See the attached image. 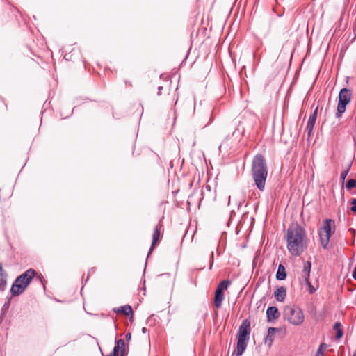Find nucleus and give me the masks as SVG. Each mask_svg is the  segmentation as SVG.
Returning <instances> with one entry per match:
<instances>
[{"label":"nucleus","instance_id":"obj_1","mask_svg":"<svg viewBox=\"0 0 356 356\" xmlns=\"http://www.w3.org/2000/svg\"><path fill=\"white\" fill-rule=\"evenodd\" d=\"M286 247L289 252L294 257L300 256L307 248V234L299 224H292L286 234Z\"/></svg>","mask_w":356,"mask_h":356},{"label":"nucleus","instance_id":"obj_2","mask_svg":"<svg viewBox=\"0 0 356 356\" xmlns=\"http://www.w3.org/2000/svg\"><path fill=\"white\" fill-rule=\"evenodd\" d=\"M251 175L258 190L264 191L268 176V167L265 157L261 154L255 155L252 161Z\"/></svg>","mask_w":356,"mask_h":356},{"label":"nucleus","instance_id":"obj_3","mask_svg":"<svg viewBox=\"0 0 356 356\" xmlns=\"http://www.w3.org/2000/svg\"><path fill=\"white\" fill-rule=\"evenodd\" d=\"M35 275V270L30 268L19 275L13 282L10 293L12 296L22 294Z\"/></svg>","mask_w":356,"mask_h":356},{"label":"nucleus","instance_id":"obj_4","mask_svg":"<svg viewBox=\"0 0 356 356\" xmlns=\"http://www.w3.org/2000/svg\"><path fill=\"white\" fill-rule=\"evenodd\" d=\"M283 316L286 320L293 325H300L305 320L302 310L298 307L292 305L284 307Z\"/></svg>","mask_w":356,"mask_h":356},{"label":"nucleus","instance_id":"obj_5","mask_svg":"<svg viewBox=\"0 0 356 356\" xmlns=\"http://www.w3.org/2000/svg\"><path fill=\"white\" fill-rule=\"evenodd\" d=\"M352 97V91L348 88H342L339 93L336 118H340L346 111V106L350 103Z\"/></svg>","mask_w":356,"mask_h":356},{"label":"nucleus","instance_id":"obj_6","mask_svg":"<svg viewBox=\"0 0 356 356\" xmlns=\"http://www.w3.org/2000/svg\"><path fill=\"white\" fill-rule=\"evenodd\" d=\"M312 268V263L309 261H306L304 264L303 268L302 270V277L303 278L305 284L309 288V293L313 294L316 291V289L309 282L310 272Z\"/></svg>","mask_w":356,"mask_h":356},{"label":"nucleus","instance_id":"obj_7","mask_svg":"<svg viewBox=\"0 0 356 356\" xmlns=\"http://www.w3.org/2000/svg\"><path fill=\"white\" fill-rule=\"evenodd\" d=\"M250 332V321L248 319L243 320L239 327L238 339L248 341Z\"/></svg>","mask_w":356,"mask_h":356},{"label":"nucleus","instance_id":"obj_8","mask_svg":"<svg viewBox=\"0 0 356 356\" xmlns=\"http://www.w3.org/2000/svg\"><path fill=\"white\" fill-rule=\"evenodd\" d=\"M280 316L278 309L275 306L269 307L266 310V317L268 322L277 319Z\"/></svg>","mask_w":356,"mask_h":356},{"label":"nucleus","instance_id":"obj_9","mask_svg":"<svg viewBox=\"0 0 356 356\" xmlns=\"http://www.w3.org/2000/svg\"><path fill=\"white\" fill-rule=\"evenodd\" d=\"M160 236H161L160 227H159V225H156L154 229V233L152 234V245H151L150 249H149L148 254H147V257L152 254L156 243L159 240Z\"/></svg>","mask_w":356,"mask_h":356},{"label":"nucleus","instance_id":"obj_10","mask_svg":"<svg viewBox=\"0 0 356 356\" xmlns=\"http://www.w3.org/2000/svg\"><path fill=\"white\" fill-rule=\"evenodd\" d=\"M113 310L115 313H122L127 316H131V317H133L134 316L132 307L129 305L113 308Z\"/></svg>","mask_w":356,"mask_h":356},{"label":"nucleus","instance_id":"obj_11","mask_svg":"<svg viewBox=\"0 0 356 356\" xmlns=\"http://www.w3.org/2000/svg\"><path fill=\"white\" fill-rule=\"evenodd\" d=\"M334 226L335 224L333 220L327 219L324 221L323 226L321 228L319 231L323 233L332 234V233L333 232H332V228H334Z\"/></svg>","mask_w":356,"mask_h":356},{"label":"nucleus","instance_id":"obj_12","mask_svg":"<svg viewBox=\"0 0 356 356\" xmlns=\"http://www.w3.org/2000/svg\"><path fill=\"white\" fill-rule=\"evenodd\" d=\"M247 342L246 340L238 339L236 350L235 351L236 356H241L243 354L247 348Z\"/></svg>","mask_w":356,"mask_h":356},{"label":"nucleus","instance_id":"obj_13","mask_svg":"<svg viewBox=\"0 0 356 356\" xmlns=\"http://www.w3.org/2000/svg\"><path fill=\"white\" fill-rule=\"evenodd\" d=\"M276 300L279 302H283L286 296V289L284 286H280L274 293Z\"/></svg>","mask_w":356,"mask_h":356},{"label":"nucleus","instance_id":"obj_14","mask_svg":"<svg viewBox=\"0 0 356 356\" xmlns=\"http://www.w3.org/2000/svg\"><path fill=\"white\" fill-rule=\"evenodd\" d=\"M316 119L314 115H310L307 124V137L309 138L313 134V129L316 123Z\"/></svg>","mask_w":356,"mask_h":356},{"label":"nucleus","instance_id":"obj_15","mask_svg":"<svg viewBox=\"0 0 356 356\" xmlns=\"http://www.w3.org/2000/svg\"><path fill=\"white\" fill-rule=\"evenodd\" d=\"M318 234H319L321 244L323 248L326 249L327 248V245H328V243H329V241H330V239L331 237V234H326V233H323V232H321L319 231Z\"/></svg>","mask_w":356,"mask_h":356},{"label":"nucleus","instance_id":"obj_16","mask_svg":"<svg viewBox=\"0 0 356 356\" xmlns=\"http://www.w3.org/2000/svg\"><path fill=\"white\" fill-rule=\"evenodd\" d=\"M6 277L7 275L3 271L1 264H0V291H1L6 289L7 284Z\"/></svg>","mask_w":356,"mask_h":356},{"label":"nucleus","instance_id":"obj_17","mask_svg":"<svg viewBox=\"0 0 356 356\" xmlns=\"http://www.w3.org/2000/svg\"><path fill=\"white\" fill-rule=\"evenodd\" d=\"M224 299V293L222 291L216 290L214 296V305L216 307H221L222 300Z\"/></svg>","mask_w":356,"mask_h":356},{"label":"nucleus","instance_id":"obj_18","mask_svg":"<svg viewBox=\"0 0 356 356\" xmlns=\"http://www.w3.org/2000/svg\"><path fill=\"white\" fill-rule=\"evenodd\" d=\"M286 277V273L285 268L282 264H280L276 273V279L278 280H284Z\"/></svg>","mask_w":356,"mask_h":356},{"label":"nucleus","instance_id":"obj_19","mask_svg":"<svg viewBox=\"0 0 356 356\" xmlns=\"http://www.w3.org/2000/svg\"><path fill=\"white\" fill-rule=\"evenodd\" d=\"M231 284V281L229 280H225L221 281L218 286L216 290L223 292L224 290H226Z\"/></svg>","mask_w":356,"mask_h":356},{"label":"nucleus","instance_id":"obj_20","mask_svg":"<svg viewBox=\"0 0 356 356\" xmlns=\"http://www.w3.org/2000/svg\"><path fill=\"white\" fill-rule=\"evenodd\" d=\"M115 346L118 347L122 352V356H126L125 353V342L123 339H118L115 340Z\"/></svg>","mask_w":356,"mask_h":356},{"label":"nucleus","instance_id":"obj_21","mask_svg":"<svg viewBox=\"0 0 356 356\" xmlns=\"http://www.w3.org/2000/svg\"><path fill=\"white\" fill-rule=\"evenodd\" d=\"M346 187L348 190H350L353 188H356V180L353 179H350L346 182Z\"/></svg>","mask_w":356,"mask_h":356},{"label":"nucleus","instance_id":"obj_22","mask_svg":"<svg viewBox=\"0 0 356 356\" xmlns=\"http://www.w3.org/2000/svg\"><path fill=\"white\" fill-rule=\"evenodd\" d=\"M326 348V344L324 343H322L320 344L316 353V356H321L323 355V350Z\"/></svg>","mask_w":356,"mask_h":356},{"label":"nucleus","instance_id":"obj_23","mask_svg":"<svg viewBox=\"0 0 356 356\" xmlns=\"http://www.w3.org/2000/svg\"><path fill=\"white\" fill-rule=\"evenodd\" d=\"M350 165L348 166V168L343 170V172H341V179L342 180V181H344L346 177H347L348 172H349V170H350Z\"/></svg>","mask_w":356,"mask_h":356},{"label":"nucleus","instance_id":"obj_24","mask_svg":"<svg viewBox=\"0 0 356 356\" xmlns=\"http://www.w3.org/2000/svg\"><path fill=\"white\" fill-rule=\"evenodd\" d=\"M278 331H279L278 328H276V327H269L268 329V335L273 336L274 332H278Z\"/></svg>","mask_w":356,"mask_h":356},{"label":"nucleus","instance_id":"obj_25","mask_svg":"<svg viewBox=\"0 0 356 356\" xmlns=\"http://www.w3.org/2000/svg\"><path fill=\"white\" fill-rule=\"evenodd\" d=\"M351 203H352V207L350 208V210L353 212L356 213V199H353L351 201Z\"/></svg>","mask_w":356,"mask_h":356},{"label":"nucleus","instance_id":"obj_26","mask_svg":"<svg viewBox=\"0 0 356 356\" xmlns=\"http://www.w3.org/2000/svg\"><path fill=\"white\" fill-rule=\"evenodd\" d=\"M343 336V331L341 329H339V330L337 331V334H336V339H340Z\"/></svg>","mask_w":356,"mask_h":356},{"label":"nucleus","instance_id":"obj_27","mask_svg":"<svg viewBox=\"0 0 356 356\" xmlns=\"http://www.w3.org/2000/svg\"><path fill=\"white\" fill-rule=\"evenodd\" d=\"M341 323L339 322H336L334 325V329L337 331L339 329H341Z\"/></svg>","mask_w":356,"mask_h":356},{"label":"nucleus","instance_id":"obj_28","mask_svg":"<svg viewBox=\"0 0 356 356\" xmlns=\"http://www.w3.org/2000/svg\"><path fill=\"white\" fill-rule=\"evenodd\" d=\"M211 191V186L209 185H205L202 188V193L205 191Z\"/></svg>","mask_w":356,"mask_h":356},{"label":"nucleus","instance_id":"obj_29","mask_svg":"<svg viewBox=\"0 0 356 356\" xmlns=\"http://www.w3.org/2000/svg\"><path fill=\"white\" fill-rule=\"evenodd\" d=\"M318 108L316 107L310 115H314V118L317 119Z\"/></svg>","mask_w":356,"mask_h":356},{"label":"nucleus","instance_id":"obj_30","mask_svg":"<svg viewBox=\"0 0 356 356\" xmlns=\"http://www.w3.org/2000/svg\"><path fill=\"white\" fill-rule=\"evenodd\" d=\"M273 338H272V336H270V335H268H268H267V337H266V343H267L268 341H269V342H270V343H272V341H273Z\"/></svg>","mask_w":356,"mask_h":356},{"label":"nucleus","instance_id":"obj_31","mask_svg":"<svg viewBox=\"0 0 356 356\" xmlns=\"http://www.w3.org/2000/svg\"><path fill=\"white\" fill-rule=\"evenodd\" d=\"M163 90V87L162 86H159L158 87V91H157V95L158 96H160L161 95V90Z\"/></svg>","mask_w":356,"mask_h":356},{"label":"nucleus","instance_id":"obj_32","mask_svg":"<svg viewBox=\"0 0 356 356\" xmlns=\"http://www.w3.org/2000/svg\"><path fill=\"white\" fill-rule=\"evenodd\" d=\"M131 333H127L125 336V339L127 341H129L131 339Z\"/></svg>","mask_w":356,"mask_h":356},{"label":"nucleus","instance_id":"obj_33","mask_svg":"<svg viewBox=\"0 0 356 356\" xmlns=\"http://www.w3.org/2000/svg\"><path fill=\"white\" fill-rule=\"evenodd\" d=\"M10 299L8 300V302H6L4 305H3V307L5 308H8L9 307V305H10Z\"/></svg>","mask_w":356,"mask_h":356},{"label":"nucleus","instance_id":"obj_34","mask_svg":"<svg viewBox=\"0 0 356 356\" xmlns=\"http://www.w3.org/2000/svg\"><path fill=\"white\" fill-rule=\"evenodd\" d=\"M353 277L356 280V266L353 272Z\"/></svg>","mask_w":356,"mask_h":356},{"label":"nucleus","instance_id":"obj_35","mask_svg":"<svg viewBox=\"0 0 356 356\" xmlns=\"http://www.w3.org/2000/svg\"><path fill=\"white\" fill-rule=\"evenodd\" d=\"M212 122V119H211V117L210 116L209 117V122L204 126V127H207V125H209L211 122Z\"/></svg>","mask_w":356,"mask_h":356},{"label":"nucleus","instance_id":"obj_36","mask_svg":"<svg viewBox=\"0 0 356 356\" xmlns=\"http://www.w3.org/2000/svg\"><path fill=\"white\" fill-rule=\"evenodd\" d=\"M160 276H168V277H170V273H165V274H162Z\"/></svg>","mask_w":356,"mask_h":356},{"label":"nucleus","instance_id":"obj_37","mask_svg":"<svg viewBox=\"0 0 356 356\" xmlns=\"http://www.w3.org/2000/svg\"><path fill=\"white\" fill-rule=\"evenodd\" d=\"M147 330V328H145V327H143V328L142 329V332H143V333H144V334H145V333H146Z\"/></svg>","mask_w":356,"mask_h":356},{"label":"nucleus","instance_id":"obj_38","mask_svg":"<svg viewBox=\"0 0 356 356\" xmlns=\"http://www.w3.org/2000/svg\"><path fill=\"white\" fill-rule=\"evenodd\" d=\"M211 258L213 259V252H211Z\"/></svg>","mask_w":356,"mask_h":356},{"label":"nucleus","instance_id":"obj_39","mask_svg":"<svg viewBox=\"0 0 356 356\" xmlns=\"http://www.w3.org/2000/svg\"><path fill=\"white\" fill-rule=\"evenodd\" d=\"M353 356H356V352L353 353Z\"/></svg>","mask_w":356,"mask_h":356},{"label":"nucleus","instance_id":"obj_40","mask_svg":"<svg viewBox=\"0 0 356 356\" xmlns=\"http://www.w3.org/2000/svg\"><path fill=\"white\" fill-rule=\"evenodd\" d=\"M230 199H231V197L229 196V202H230Z\"/></svg>","mask_w":356,"mask_h":356}]
</instances>
